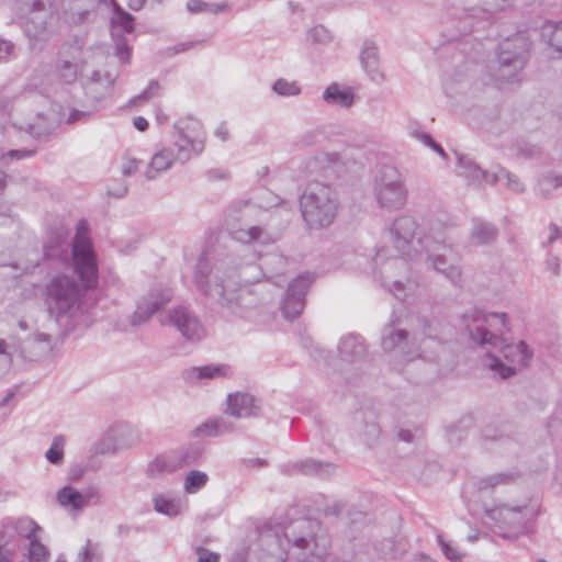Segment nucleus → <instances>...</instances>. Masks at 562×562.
I'll return each instance as SVG.
<instances>
[{"mask_svg": "<svg viewBox=\"0 0 562 562\" xmlns=\"http://www.w3.org/2000/svg\"><path fill=\"white\" fill-rule=\"evenodd\" d=\"M300 472L308 475H317L322 479L331 476L336 471V465L331 462H321L314 459H306L296 464Z\"/></svg>", "mask_w": 562, "mask_h": 562, "instance_id": "nucleus-32", "label": "nucleus"}, {"mask_svg": "<svg viewBox=\"0 0 562 562\" xmlns=\"http://www.w3.org/2000/svg\"><path fill=\"white\" fill-rule=\"evenodd\" d=\"M258 211L257 207L246 205L239 217H236V224L232 225V237L243 244L258 241L269 244L272 239L270 234L260 225L254 224L252 214Z\"/></svg>", "mask_w": 562, "mask_h": 562, "instance_id": "nucleus-15", "label": "nucleus"}, {"mask_svg": "<svg viewBox=\"0 0 562 562\" xmlns=\"http://www.w3.org/2000/svg\"><path fill=\"white\" fill-rule=\"evenodd\" d=\"M346 507V503L342 501H335L331 504H327L323 508V515L325 517H338Z\"/></svg>", "mask_w": 562, "mask_h": 562, "instance_id": "nucleus-53", "label": "nucleus"}, {"mask_svg": "<svg viewBox=\"0 0 562 562\" xmlns=\"http://www.w3.org/2000/svg\"><path fill=\"white\" fill-rule=\"evenodd\" d=\"M199 562H218L220 555L214 552H210L206 549H199Z\"/></svg>", "mask_w": 562, "mask_h": 562, "instance_id": "nucleus-61", "label": "nucleus"}, {"mask_svg": "<svg viewBox=\"0 0 562 562\" xmlns=\"http://www.w3.org/2000/svg\"><path fill=\"white\" fill-rule=\"evenodd\" d=\"M116 77L111 72L101 74L99 70H94L85 83L86 95L93 102L103 101L111 95Z\"/></svg>", "mask_w": 562, "mask_h": 562, "instance_id": "nucleus-21", "label": "nucleus"}, {"mask_svg": "<svg viewBox=\"0 0 562 562\" xmlns=\"http://www.w3.org/2000/svg\"><path fill=\"white\" fill-rule=\"evenodd\" d=\"M29 539V560L30 562H47L49 552L46 547L41 543L35 536V532L32 533Z\"/></svg>", "mask_w": 562, "mask_h": 562, "instance_id": "nucleus-40", "label": "nucleus"}, {"mask_svg": "<svg viewBox=\"0 0 562 562\" xmlns=\"http://www.w3.org/2000/svg\"><path fill=\"white\" fill-rule=\"evenodd\" d=\"M501 172L503 173V178L506 179V181H507L506 186L509 190H512L516 193H521L525 191V187H524L522 182L516 175L509 172L505 168H501Z\"/></svg>", "mask_w": 562, "mask_h": 562, "instance_id": "nucleus-52", "label": "nucleus"}, {"mask_svg": "<svg viewBox=\"0 0 562 562\" xmlns=\"http://www.w3.org/2000/svg\"><path fill=\"white\" fill-rule=\"evenodd\" d=\"M232 430V425L223 418L209 419L192 430L193 437H216Z\"/></svg>", "mask_w": 562, "mask_h": 562, "instance_id": "nucleus-33", "label": "nucleus"}, {"mask_svg": "<svg viewBox=\"0 0 562 562\" xmlns=\"http://www.w3.org/2000/svg\"><path fill=\"white\" fill-rule=\"evenodd\" d=\"M168 322L175 326L182 337L190 341H199L206 335L205 328L189 307L179 305L168 313Z\"/></svg>", "mask_w": 562, "mask_h": 562, "instance_id": "nucleus-17", "label": "nucleus"}, {"mask_svg": "<svg viewBox=\"0 0 562 562\" xmlns=\"http://www.w3.org/2000/svg\"><path fill=\"white\" fill-rule=\"evenodd\" d=\"M337 350L340 361L345 363H363L369 359L368 345L359 334L350 333L342 336Z\"/></svg>", "mask_w": 562, "mask_h": 562, "instance_id": "nucleus-20", "label": "nucleus"}, {"mask_svg": "<svg viewBox=\"0 0 562 562\" xmlns=\"http://www.w3.org/2000/svg\"><path fill=\"white\" fill-rule=\"evenodd\" d=\"M311 355L316 362H318V363L323 362L325 364H329V362H328L329 352L326 351L325 349H323L322 347L315 346L312 349Z\"/></svg>", "mask_w": 562, "mask_h": 562, "instance_id": "nucleus-56", "label": "nucleus"}, {"mask_svg": "<svg viewBox=\"0 0 562 562\" xmlns=\"http://www.w3.org/2000/svg\"><path fill=\"white\" fill-rule=\"evenodd\" d=\"M229 370L226 364H207L199 368H191L187 371L188 380L215 379L225 376Z\"/></svg>", "mask_w": 562, "mask_h": 562, "instance_id": "nucleus-35", "label": "nucleus"}, {"mask_svg": "<svg viewBox=\"0 0 562 562\" xmlns=\"http://www.w3.org/2000/svg\"><path fill=\"white\" fill-rule=\"evenodd\" d=\"M517 474L513 472L493 474L485 477L480 483V488L494 487L498 484H509L517 480Z\"/></svg>", "mask_w": 562, "mask_h": 562, "instance_id": "nucleus-46", "label": "nucleus"}, {"mask_svg": "<svg viewBox=\"0 0 562 562\" xmlns=\"http://www.w3.org/2000/svg\"><path fill=\"white\" fill-rule=\"evenodd\" d=\"M389 235L396 252L408 259H413L419 251L427 249L429 239L435 243L445 241V237L439 232L431 229L430 234L426 235L415 217L411 215L396 217L389 228Z\"/></svg>", "mask_w": 562, "mask_h": 562, "instance_id": "nucleus-5", "label": "nucleus"}, {"mask_svg": "<svg viewBox=\"0 0 562 562\" xmlns=\"http://www.w3.org/2000/svg\"><path fill=\"white\" fill-rule=\"evenodd\" d=\"M27 8L23 21V30L32 42H46L55 31V11L58 1L55 0H21Z\"/></svg>", "mask_w": 562, "mask_h": 562, "instance_id": "nucleus-6", "label": "nucleus"}, {"mask_svg": "<svg viewBox=\"0 0 562 562\" xmlns=\"http://www.w3.org/2000/svg\"><path fill=\"white\" fill-rule=\"evenodd\" d=\"M172 290L168 286L156 285L138 302L135 312L130 316L132 326L146 324L150 317L164 308L172 299Z\"/></svg>", "mask_w": 562, "mask_h": 562, "instance_id": "nucleus-14", "label": "nucleus"}, {"mask_svg": "<svg viewBox=\"0 0 562 562\" xmlns=\"http://www.w3.org/2000/svg\"><path fill=\"white\" fill-rule=\"evenodd\" d=\"M260 405L254 395L249 393H235L227 396L226 413L236 418H249L258 416Z\"/></svg>", "mask_w": 562, "mask_h": 562, "instance_id": "nucleus-22", "label": "nucleus"}, {"mask_svg": "<svg viewBox=\"0 0 562 562\" xmlns=\"http://www.w3.org/2000/svg\"><path fill=\"white\" fill-rule=\"evenodd\" d=\"M340 209L339 196L329 184L311 181L300 196V211L305 225L310 229L329 227Z\"/></svg>", "mask_w": 562, "mask_h": 562, "instance_id": "nucleus-4", "label": "nucleus"}, {"mask_svg": "<svg viewBox=\"0 0 562 562\" xmlns=\"http://www.w3.org/2000/svg\"><path fill=\"white\" fill-rule=\"evenodd\" d=\"M272 90L281 97H295L301 93V87L296 81H289L284 78L277 79L272 85Z\"/></svg>", "mask_w": 562, "mask_h": 562, "instance_id": "nucleus-41", "label": "nucleus"}, {"mask_svg": "<svg viewBox=\"0 0 562 562\" xmlns=\"http://www.w3.org/2000/svg\"><path fill=\"white\" fill-rule=\"evenodd\" d=\"M525 506H509L506 504L497 505L486 509V516L494 520L501 528L521 527L525 520Z\"/></svg>", "mask_w": 562, "mask_h": 562, "instance_id": "nucleus-24", "label": "nucleus"}, {"mask_svg": "<svg viewBox=\"0 0 562 562\" xmlns=\"http://www.w3.org/2000/svg\"><path fill=\"white\" fill-rule=\"evenodd\" d=\"M161 90V86L157 80H150L148 87L138 95L134 97L130 103L133 106H138L143 103L148 102L153 98L157 97Z\"/></svg>", "mask_w": 562, "mask_h": 562, "instance_id": "nucleus-43", "label": "nucleus"}, {"mask_svg": "<svg viewBox=\"0 0 562 562\" xmlns=\"http://www.w3.org/2000/svg\"><path fill=\"white\" fill-rule=\"evenodd\" d=\"M406 268V262L404 259H394L390 262H385L379 272H375V278L381 280V283L384 288H387L390 292H392L397 299L403 300L406 295L405 293V284L395 279L396 270H402Z\"/></svg>", "mask_w": 562, "mask_h": 562, "instance_id": "nucleus-23", "label": "nucleus"}, {"mask_svg": "<svg viewBox=\"0 0 562 562\" xmlns=\"http://www.w3.org/2000/svg\"><path fill=\"white\" fill-rule=\"evenodd\" d=\"M348 519L350 524L362 522L366 519V513L358 509H350L348 512Z\"/></svg>", "mask_w": 562, "mask_h": 562, "instance_id": "nucleus-64", "label": "nucleus"}, {"mask_svg": "<svg viewBox=\"0 0 562 562\" xmlns=\"http://www.w3.org/2000/svg\"><path fill=\"white\" fill-rule=\"evenodd\" d=\"M396 437L400 441L413 443L424 437V430L420 426L400 427L396 431Z\"/></svg>", "mask_w": 562, "mask_h": 562, "instance_id": "nucleus-45", "label": "nucleus"}, {"mask_svg": "<svg viewBox=\"0 0 562 562\" xmlns=\"http://www.w3.org/2000/svg\"><path fill=\"white\" fill-rule=\"evenodd\" d=\"M428 265L441 273L452 284L460 285L462 281V270L457 262L450 261L445 254H429L427 256Z\"/></svg>", "mask_w": 562, "mask_h": 562, "instance_id": "nucleus-27", "label": "nucleus"}, {"mask_svg": "<svg viewBox=\"0 0 562 562\" xmlns=\"http://www.w3.org/2000/svg\"><path fill=\"white\" fill-rule=\"evenodd\" d=\"M437 542L445 554V557L451 562H461L464 553L461 552L451 542L446 541L441 535L437 536Z\"/></svg>", "mask_w": 562, "mask_h": 562, "instance_id": "nucleus-47", "label": "nucleus"}, {"mask_svg": "<svg viewBox=\"0 0 562 562\" xmlns=\"http://www.w3.org/2000/svg\"><path fill=\"white\" fill-rule=\"evenodd\" d=\"M313 281L314 278L311 273H304L289 284L281 304L283 316L286 319H294L303 312L305 295Z\"/></svg>", "mask_w": 562, "mask_h": 562, "instance_id": "nucleus-16", "label": "nucleus"}, {"mask_svg": "<svg viewBox=\"0 0 562 562\" xmlns=\"http://www.w3.org/2000/svg\"><path fill=\"white\" fill-rule=\"evenodd\" d=\"M71 254L74 269L82 286L68 276L55 277L46 285L47 311L58 322L72 323L81 313L85 291L98 285V266L90 241L76 236Z\"/></svg>", "mask_w": 562, "mask_h": 562, "instance_id": "nucleus-2", "label": "nucleus"}, {"mask_svg": "<svg viewBox=\"0 0 562 562\" xmlns=\"http://www.w3.org/2000/svg\"><path fill=\"white\" fill-rule=\"evenodd\" d=\"M414 330L418 335L429 339H439L441 336L442 324L439 319L432 317L417 316L414 322Z\"/></svg>", "mask_w": 562, "mask_h": 562, "instance_id": "nucleus-34", "label": "nucleus"}, {"mask_svg": "<svg viewBox=\"0 0 562 562\" xmlns=\"http://www.w3.org/2000/svg\"><path fill=\"white\" fill-rule=\"evenodd\" d=\"M381 347L385 352L394 353L405 361L422 357V348L416 331L411 334L403 321L392 319L381 335Z\"/></svg>", "mask_w": 562, "mask_h": 562, "instance_id": "nucleus-7", "label": "nucleus"}, {"mask_svg": "<svg viewBox=\"0 0 562 562\" xmlns=\"http://www.w3.org/2000/svg\"><path fill=\"white\" fill-rule=\"evenodd\" d=\"M92 115V111H80L72 110L67 119L68 124L76 123L78 121H85Z\"/></svg>", "mask_w": 562, "mask_h": 562, "instance_id": "nucleus-59", "label": "nucleus"}, {"mask_svg": "<svg viewBox=\"0 0 562 562\" xmlns=\"http://www.w3.org/2000/svg\"><path fill=\"white\" fill-rule=\"evenodd\" d=\"M119 434L121 436H127L128 437V441L126 442H119V445L121 447H133V446H136L138 442H139V436L136 431H134L133 429L128 428V427H121L119 428Z\"/></svg>", "mask_w": 562, "mask_h": 562, "instance_id": "nucleus-54", "label": "nucleus"}, {"mask_svg": "<svg viewBox=\"0 0 562 562\" xmlns=\"http://www.w3.org/2000/svg\"><path fill=\"white\" fill-rule=\"evenodd\" d=\"M202 457V449L200 447H190L188 448L183 456H182V462L186 464H192L195 463L200 458Z\"/></svg>", "mask_w": 562, "mask_h": 562, "instance_id": "nucleus-55", "label": "nucleus"}, {"mask_svg": "<svg viewBox=\"0 0 562 562\" xmlns=\"http://www.w3.org/2000/svg\"><path fill=\"white\" fill-rule=\"evenodd\" d=\"M99 498V492L89 488L85 493L77 491L71 486H64L57 493V501L63 507H70L74 510H82L91 501Z\"/></svg>", "mask_w": 562, "mask_h": 562, "instance_id": "nucleus-25", "label": "nucleus"}, {"mask_svg": "<svg viewBox=\"0 0 562 562\" xmlns=\"http://www.w3.org/2000/svg\"><path fill=\"white\" fill-rule=\"evenodd\" d=\"M173 147L177 149V153H175L173 148L168 147L162 148L153 156L145 172V177L148 180H153L158 173L168 170L175 161L186 164L190 160V150L188 146L181 144L179 140H175Z\"/></svg>", "mask_w": 562, "mask_h": 562, "instance_id": "nucleus-18", "label": "nucleus"}, {"mask_svg": "<svg viewBox=\"0 0 562 562\" xmlns=\"http://www.w3.org/2000/svg\"><path fill=\"white\" fill-rule=\"evenodd\" d=\"M323 99L328 104L348 109L355 102V93L350 88L340 89L338 83H331L325 89Z\"/></svg>", "mask_w": 562, "mask_h": 562, "instance_id": "nucleus-31", "label": "nucleus"}, {"mask_svg": "<svg viewBox=\"0 0 562 562\" xmlns=\"http://www.w3.org/2000/svg\"><path fill=\"white\" fill-rule=\"evenodd\" d=\"M65 239L61 235H57L46 241L44 245V256L47 259H55L60 257L65 252Z\"/></svg>", "mask_w": 562, "mask_h": 562, "instance_id": "nucleus-44", "label": "nucleus"}, {"mask_svg": "<svg viewBox=\"0 0 562 562\" xmlns=\"http://www.w3.org/2000/svg\"><path fill=\"white\" fill-rule=\"evenodd\" d=\"M138 160L136 159H127L122 166V173L124 176H132L137 171Z\"/></svg>", "mask_w": 562, "mask_h": 562, "instance_id": "nucleus-63", "label": "nucleus"}, {"mask_svg": "<svg viewBox=\"0 0 562 562\" xmlns=\"http://www.w3.org/2000/svg\"><path fill=\"white\" fill-rule=\"evenodd\" d=\"M187 9L191 13H199V12H211L213 14H218L223 12H227L231 10V5L227 2H221V3H207L202 0H189L187 2Z\"/></svg>", "mask_w": 562, "mask_h": 562, "instance_id": "nucleus-37", "label": "nucleus"}, {"mask_svg": "<svg viewBox=\"0 0 562 562\" xmlns=\"http://www.w3.org/2000/svg\"><path fill=\"white\" fill-rule=\"evenodd\" d=\"M154 508L156 512L167 515L177 516L180 513V502L175 498H168L164 495H157L154 497Z\"/></svg>", "mask_w": 562, "mask_h": 562, "instance_id": "nucleus-38", "label": "nucleus"}, {"mask_svg": "<svg viewBox=\"0 0 562 562\" xmlns=\"http://www.w3.org/2000/svg\"><path fill=\"white\" fill-rule=\"evenodd\" d=\"M541 38L562 55V22H547L541 26Z\"/></svg>", "mask_w": 562, "mask_h": 562, "instance_id": "nucleus-36", "label": "nucleus"}, {"mask_svg": "<svg viewBox=\"0 0 562 562\" xmlns=\"http://www.w3.org/2000/svg\"><path fill=\"white\" fill-rule=\"evenodd\" d=\"M175 140L189 147L190 154L200 155L204 150V132L200 121L184 117L175 124Z\"/></svg>", "mask_w": 562, "mask_h": 562, "instance_id": "nucleus-19", "label": "nucleus"}, {"mask_svg": "<svg viewBox=\"0 0 562 562\" xmlns=\"http://www.w3.org/2000/svg\"><path fill=\"white\" fill-rule=\"evenodd\" d=\"M356 430L369 447L375 446L381 436V428L372 413L359 412L355 415Z\"/></svg>", "mask_w": 562, "mask_h": 562, "instance_id": "nucleus-26", "label": "nucleus"}, {"mask_svg": "<svg viewBox=\"0 0 562 562\" xmlns=\"http://www.w3.org/2000/svg\"><path fill=\"white\" fill-rule=\"evenodd\" d=\"M14 50V44L7 40L0 38V61L5 60L12 55Z\"/></svg>", "mask_w": 562, "mask_h": 562, "instance_id": "nucleus-58", "label": "nucleus"}, {"mask_svg": "<svg viewBox=\"0 0 562 562\" xmlns=\"http://www.w3.org/2000/svg\"><path fill=\"white\" fill-rule=\"evenodd\" d=\"M58 74L63 81H65L66 83H71L77 79V65L68 60H64L58 66Z\"/></svg>", "mask_w": 562, "mask_h": 562, "instance_id": "nucleus-50", "label": "nucleus"}, {"mask_svg": "<svg viewBox=\"0 0 562 562\" xmlns=\"http://www.w3.org/2000/svg\"><path fill=\"white\" fill-rule=\"evenodd\" d=\"M469 336L472 341L480 345L483 348L501 347L503 357L510 362L516 369L521 370L529 366L532 358V351L528 345L520 340L517 344L502 345V338L482 326H468Z\"/></svg>", "mask_w": 562, "mask_h": 562, "instance_id": "nucleus-8", "label": "nucleus"}, {"mask_svg": "<svg viewBox=\"0 0 562 562\" xmlns=\"http://www.w3.org/2000/svg\"><path fill=\"white\" fill-rule=\"evenodd\" d=\"M374 195L380 207L396 211L407 201V189L402 175L392 167H384L374 187Z\"/></svg>", "mask_w": 562, "mask_h": 562, "instance_id": "nucleus-9", "label": "nucleus"}, {"mask_svg": "<svg viewBox=\"0 0 562 562\" xmlns=\"http://www.w3.org/2000/svg\"><path fill=\"white\" fill-rule=\"evenodd\" d=\"M256 258V255L251 252L247 256H240L238 260L240 267L238 279L247 285L250 282L259 280L260 276L268 279L279 277L283 273L286 266V259L281 254H268L258 266L254 265Z\"/></svg>", "mask_w": 562, "mask_h": 562, "instance_id": "nucleus-11", "label": "nucleus"}, {"mask_svg": "<svg viewBox=\"0 0 562 562\" xmlns=\"http://www.w3.org/2000/svg\"><path fill=\"white\" fill-rule=\"evenodd\" d=\"M35 154L32 149H11L3 157L11 159H23L32 157Z\"/></svg>", "mask_w": 562, "mask_h": 562, "instance_id": "nucleus-57", "label": "nucleus"}, {"mask_svg": "<svg viewBox=\"0 0 562 562\" xmlns=\"http://www.w3.org/2000/svg\"><path fill=\"white\" fill-rule=\"evenodd\" d=\"M362 68L366 70L370 79L376 83L384 80V75L380 70V60L378 47L373 42L366 41L360 54Z\"/></svg>", "mask_w": 562, "mask_h": 562, "instance_id": "nucleus-28", "label": "nucleus"}, {"mask_svg": "<svg viewBox=\"0 0 562 562\" xmlns=\"http://www.w3.org/2000/svg\"><path fill=\"white\" fill-rule=\"evenodd\" d=\"M64 446L65 438L63 436H56L53 439L50 448L45 453L47 461L55 465L61 464L64 460Z\"/></svg>", "mask_w": 562, "mask_h": 562, "instance_id": "nucleus-42", "label": "nucleus"}, {"mask_svg": "<svg viewBox=\"0 0 562 562\" xmlns=\"http://www.w3.org/2000/svg\"><path fill=\"white\" fill-rule=\"evenodd\" d=\"M547 270L551 271L553 276L560 274V261L557 256L549 255L546 260Z\"/></svg>", "mask_w": 562, "mask_h": 562, "instance_id": "nucleus-60", "label": "nucleus"}, {"mask_svg": "<svg viewBox=\"0 0 562 562\" xmlns=\"http://www.w3.org/2000/svg\"><path fill=\"white\" fill-rule=\"evenodd\" d=\"M308 37L314 44H327L331 41L330 32L323 25L312 27Z\"/></svg>", "mask_w": 562, "mask_h": 562, "instance_id": "nucleus-51", "label": "nucleus"}, {"mask_svg": "<svg viewBox=\"0 0 562 562\" xmlns=\"http://www.w3.org/2000/svg\"><path fill=\"white\" fill-rule=\"evenodd\" d=\"M40 527L29 519L7 521L0 529V562H10L11 557L20 547L22 538H31Z\"/></svg>", "mask_w": 562, "mask_h": 562, "instance_id": "nucleus-13", "label": "nucleus"}, {"mask_svg": "<svg viewBox=\"0 0 562 562\" xmlns=\"http://www.w3.org/2000/svg\"><path fill=\"white\" fill-rule=\"evenodd\" d=\"M487 368L496 372L502 379L509 378L518 371L516 367L503 363L498 358H491L486 363Z\"/></svg>", "mask_w": 562, "mask_h": 562, "instance_id": "nucleus-48", "label": "nucleus"}, {"mask_svg": "<svg viewBox=\"0 0 562 562\" xmlns=\"http://www.w3.org/2000/svg\"><path fill=\"white\" fill-rule=\"evenodd\" d=\"M78 562H100L98 544L87 540L85 548L78 554Z\"/></svg>", "mask_w": 562, "mask_h": 562, "instance_id": "nucleus-49", "label": "nucleus"}, {"mask_svg": "<svg viewBox=\"0 0 562 562\" xmlns=\"http://www.w3.org/2000/svg\"><path fill=\"white\" fill-rule=\"evenodd\" d=\"M207 480L209 477L206 473L198 470H192L186 476L184 491L189 494H194L206 485Z\"/></svg>", "mask_w": 562, "mask_h": 562, "instance_id": "nucleus-39", "label": "nucleus"}, {"mask_svg": "<svg viewBox=\"0 0 562 562\" xmlns=\"http://www.w3.org/2000/svg\"><path fill=\"white\" fill-rule=\"evenodd\" d=\"M528 50L529 43L521 35L503 42L497 52L498 78L515 81L526 65Z\"/></svg>", "mask_w": 562, "mask_h": 562, "instance_id": "nucleus-10", "label": "nucleus"}, {"mask_svg": "<svg viewBox=\"0 0 562 562\" xmlns=\"http://www.w3.org/2000/svg\"><path fill=\"white\" fill-rule=\"evenodd\" d=\"M498 236L497 227L483 220H473L472 228L469 235V243L472 246H487L493 244Z\"/></svg>", "mask_w": 562, "mask_h": 562, "instance_id": "nucleus-29", "label": "nucleus"}, {"mask_svg": "<svg viewBox=\"0 0 562 562\" xmlns=\"http://www.w3.org/2000/svg\"><path fill=\"white\" fill-rule=\"evenodd\" d=\"M248 553V548L240 547L232 554L229 562H247Z\"/></svg>", "mask_w": 562, "mask_h": 562, "instance_id": "nucleus-62", "label": "nucleus"}, {"mask_svg": "<svg viewBox=\"0 0 562 562\" xmlns=\"http://www.w3.org/2000/svg\"><path fill=\"white\" fill-rule=\"evenodd\" d=\"M319 521L301 518L292 521L283 529L266 524L259 529V559L261 562H285L286 546L293 544L299 549H307L310 543H316Z\"/></svg>", "mask_w": 562, "mask_h": 562, "instance_id": "nucleus-3", "label": "nucleus"}, {"mask_svg": "<svg viewBox=\"0 0 562 562\" xmlns=\"http://www.w3.org/2000/svg\"><path fill=\"white\" fill-rule=\"evenodd\" d=\"M457 157L459 176L477 183L488 181V171L483 170L471 157L460 154H457Z\"/></svg>", "mask_w": 562, "mask_h": 562, "instance_id": "nucleus-30", "label": "nucleus"}, {"mask_svg": "<svg viewBox=\"0 0 562 562\" xmlns=\"http://www.w3.org/2000/svg\"><path fill=\"white\" fill-rule=\"evenodd\" d=\"M112 5V16L110 19L112 37L115 42V55L123 64L130 61L131 47L124 33H132L135 29V18L125 11L116 0H110Z\"/></svg>", "mask_w": 562, "mask_h": 562, "instance_id": "nucleus-12", "label": "nucleus"}, {"mask_svg": "<svg viewBox=\"0 0 562 562\" xmlns=\"http://www.w3.org/2000/svg\"><path fill=\"white\" fill-rule=\"evenodd\" d=\"M240 255L227 254L211 266L199 258L193 282L202 295L221 306L224 315L244 317L259 304L255 290L238 279Z\"/></svg>", "mask_w": 562, "mask_h": 562, "instance_id": "nucleus-1", "label": "nucleus"}]
</instances>
